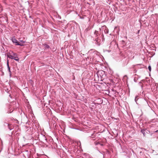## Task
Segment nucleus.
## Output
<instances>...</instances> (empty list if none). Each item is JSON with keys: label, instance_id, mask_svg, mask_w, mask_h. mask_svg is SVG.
<instances>
[{"label": "nucleus", "instance_id": "obj_1", "mask_svg": "<svg viewBox=\"0 0 158 158\" xmlns=\"http://www.w3.org/2000/svg\"><path fill=\"white\" fill-rule=\"evenodd\" d=\"M7 56L8 57H9V58L12 59H14L17 61H19V58L17 56H14L10 54L8 55Z\"/></svg>", "mask_w": 158, "mask_h": 158}, {"label": "nucleus", "instance_id": "obj_2", "mask_svg": "<svg viewBox=\"0 0 158 158\" xmlns=\"http://www.w3.org/2000/svg\"><path fill=\"white\" fill-rule=\"evenodd\" d=\"M12 41L13 43L15 44L16 45H17V44H18L19 43L18 40L14 37L12 38Z\"/></svg>", "mask_w": 158, "mask_h": 158}, {"label": "nucleus", "instance_id": "obj_3", "mask_svg": "<svg viewBox=\"0 0 158 158\" xmlns=\"http://www.w3.org/2000/svg\"><path fill=\"white\" fill-rule=\"evenodd\" d=\"M94 34L95 35V36L97 37L98 35V34H99L98 31H95L94 32Z\"/></svg>", "mask_w": 158, "mask_h": 158}, {"label": "nucleus", "instance_id": "obj_4", "mask_svg": "<svg viewBox=\"0 0 158 158\" xmlns=\"http://www.w3.org/2000/svg\"><path fill=\"white\" fill-rule=\"evenodd\" d=\"M95 40L96 41V44H97L98 45H99V44H98V37L97 38H96L95 39Z\"/></svg>", "mask_w": 158, "mask_h": 158}, {"label": "nucleus", "instance_id": "obj_5", "mask_svg": "<svg viewBox=\"0 0 158 158\" xmlns=\"http://www.w3.org/2000/svg\"><path fill=\"white\" fill-rule=\"evenodd\" d=\"M144 96H145L144 99H145V101H146L147 103H148V102L147 101V98L146 97V96L147 97V94H145Z\"/></svg>", "mask_w": 158, "mask_h": 158}, {"label": "nucleus", "instance_id": "obj_6", "mask_svg": "<svg viewBox=\"0 0 158 158\" xmlns=\"http://www.w3.org/2000/svg\"><path fill=\"white\" fill-rule=\"evenodd\" d=\"M17 45H20V46H23V43H19L18 44H17Z\"/></svg>", "mask_w": 158, "mask_h": 158}, {"label": "nucleus", "instance_id": "obj_7", "mask_svg": "<svg viewBox=\"0 0 158 158\" xmlns=\"http://www.w3.org/2000/svg\"><path fill=\"white\" fill-rule=\"evenodd\" d=\"M146 81L145 80H143L142 81V82H141V83H143V85H144L145 82Z\"/></svg>", "mask_w": 158, "mask_h": 158}, {"label": "nucleus", "instance_id": "obj_8", "mask_svg": "<svg viewBox=\"0 0 158 158\" xmlns=\"http://www.w3.org/2000/svg\"><path fill=\"white\" fill-rule=\"evenodd\" d=\"M145 131L144 130H141V132L143 134V135H145Z\"/></svg>", "mask_w": 158, "mask_h": 158}, {"label": "nucleus", "instance_id": "obj_9", "mask_svg": "<svg viewBox=\"0 0 158 158\" xmlns=\"http://www.w3.org/2000/svg\"><path fill=\"white\" fill-rule=\"evenodd\" d=\"M12 55L13 56H16L17 55V54L16 53H14V52H12Z\"/></svg>", "mask_w": 158, "mask_h": 158}, {"label": "nucleus", "instance_id": "obj_10", "mask_svg": "<svg viewBox=\"0 0 158 158\" xmlns=\"http://www.w3.org/2000/svg\"><path fill=\"white\" fill-rule=\"evenodd\" d=\"M8 70L9 72L10 73V75L11 74V73H10L11 72H10V67H8Z\"/></svg>", "mask_w": 158, "mask_h": 158}, {"label": "nucleus", "instance_id": "obj_11", "mask_svg": "<svg viewBox=\"0 0 158 158\" xmlns=\"http://www.w3.org/2000/svg\"><path fill=\"white\" fill-rule=\"evenodd\" d=\"M19 41H20V42H22V43H24L25 42V41H23V40H20V39L19 40Z\"/></svg>", "mask_w": 158, "mask_h": 158}, {"label": "nucleus", "instance_id": "obj_12", "mask_svg": "<svg viewBox=\"0 0 158 158\" xmlns=\"http://www.w3.org/2000/svg\"><path fill=\"white\" fill-rule=\"evenodd\" d=\"M45 47L46 48H49V46H48V45H45Z\"/></svg>", "mask_w": 158, "mask_h": 158}, {"label": "nucleus", "instance_id": "obj_13", "mask_svg": "<svg viewBox=\"0 0 158 158\" xmlns=\"http://www.w3.org/2000/svg\"><path fill=\"white\" fill-rule=\"evenodd\" d=\"M7 67L8 68V67H9V62H8V61H7Z\"/></svg>", "mask_w": 158, "mask_h": 158}, {"label": "nucleus", "instance_id": "obj_14", "mask_svg": "<svg viewBox=\"0 0 158 158\" xmlns=\"http://www.w3.org/2000/svg\"><path fill=\"white\" fill-rule=\"evenodd\" d=\"M148 68H149V70L150 71H151V67H150V66H149Z\"/></svg>", "mask_w": 158, "mask_h": 158}, {"label": "nucleus", "instance_id": "obj_15", "mask_svg": "<svg viewBox=\"0 0 158 158\" xmlns=\"http://www.w3.org/2000/svg\"><path fill=\"white\" fill-rule=\"evenodd\" d=\"M137 96L135 98V101L136 102V98H137Z\"/></svg>", "mask_w": 158, "mask_h": 158}, {"label": "nucleus", "instance_id": "obj_16", "mask_svg": "<svg viewBox=\"0 0 158 158\" xmlns=\"http://www.w3.org/2000/svg\"><path fill=\"white\" fill-rule=\"evenodd\" d=\"M9 129H10V130H11V129H12L10 128L9 127Z\"/></svg>", "mask_w": 158, "mask_h": 158}]
</instances>
